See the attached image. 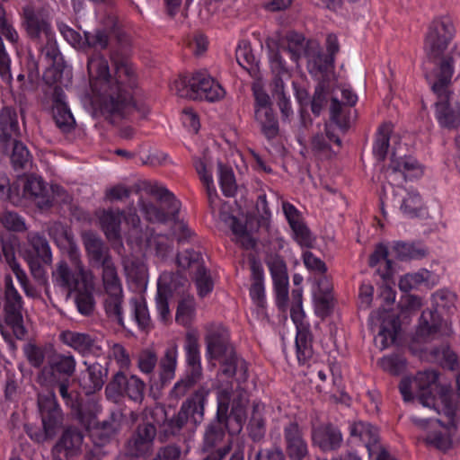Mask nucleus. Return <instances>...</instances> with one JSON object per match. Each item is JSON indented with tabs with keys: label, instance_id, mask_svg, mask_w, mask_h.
<instances>
[{
	"label": "nucleus",
	"instance_id": "nucleus-26",
	"mask_svg": "<svg viewBox=\"0 0 460 460\" xmlns=\"http://www.w3.org/2000/svg\"><path fill=\"white\" fill-rule=\"evenodd\" d=\"M341 98L343 103H341L337 98L332 99L331 103V119L342 130H346L349 128V119L344 111L343 105L354 106L358 101L357 95L348 88L341 90Z\"/></svg>",
	"mask_w": 460,
	"mask_h": 460
},
{
	"label": "nucleus",
	"instance_id": "nucleus-32",
	"mask_svg": "<svg viewBox=\"0 0 460 460\" xmlns=\"http://www.w3.org/2000/svg\"><path fill=\"white\" fill-rule=\"evenodd\" d=\"M313 440L324 451L333 450L341 446L342 436L338 429L328 425L315 430Z\"/></svg>",
	"mask_w": 460,
	"mask_h": 460
},
{
	"label": "nucleus",
	"instance_id": "nucleus-44",
	"mask_svg": "<svg viewBox=\"0 0 460 460\" xmlns=\"http://www.w3.org/2000/svg\"><path fill=\"white\" fill-rule=\"evenodd\" d=\"M28 242L39 261L47 265L52 262L51 250L44 236L37 233H31L28 235Z\"/></svg>",
	"mask_w": 460,
	"mask_h": 460
},
{
	"label": "nucleus",
	"instance_id": "nucleus-2",
	"mask_svg": "<svg viewBox=\"0 0 460 460\" xmlns=\"http://www.w3.org/2000/svg\"><path fill=\"white\" fill-rule=\"evenodd\" d=\"M68 261L62 260L52 271V282L55 287L66 292L67 296L76 291L86 289L92 285L93 273L86 270L79 250L71 246L67 252Z\"/></svg>",
	"mask_w": 460,
	"mask_h": 460
},
{
	"label": "nucleus",
	"instance_id": "nucleus-58",
	"mask_svg": "<svg viewBox=\"0 0 460 460\" xmlns=\"http://www.w3.org/2000/svg\"><path fill=\"white\" fill-rule=\"evenodd\" d=\"M219 183L223 193L231 197L236 190V183L232 169L225 166L222 163H218Z\"/></svg>",
	"mask_w": 460,
	"mask_h": 460
},
{
	"label": "nucleus",
	"instance_id": "nucleus-4",
	"mask_svg": "<svg viewBox=\"0 0 460 460\" xmlns=\"http://www.w3.org/2000/svg\"><path fill=\"white\" fill-rule=\"evenodd\" d=\"M142 189L161 202V207L158 208L151 202L139 200L140 209L147 221L162 224L177 221L181 202L171 191L164 186L152 181H143Z\"/></svg>",
	"mask_w": 460,
	"mask_h": 460
},
{
	"label": "nucleus",
	"instance_id": "nucleus-11",
	"mask_svg": "<svg viewBox=\"0 0 460 460\" xmlns=\"http://www.w3.org/2000/svg\"><path fill=\"white\" fill-rule=\"evenodd\" d=\"M58 386V392L65 403L71 408L73 414L83 426H90L93 420L102 411V406L98 401L91 399L83 404L78 400V394L75 392H68V378L60 379L51 387Z\"/></svg>",
	"mask_w": 460,
	"mask_h": 460
},
{
	"label": "nucleus",
	"instance_id": "nucleus-14",
	"mask_svg": "<svg viewBox=\"0 0 460 460\" xmlns=\"http://www.w3.org/2000/svg\"><path fill=\"white\" fill-rule=\"evenodd\" d=\"M205 341L207 353L212 359H221L223 356L229 355L234 351L229 344V333L221 324L208 323L206 325Z\"/></svg>",
	"mask_w": 460,
	"mask_h": 460
},
{
	"label": "nucleus",
	"instance_id": "nucleus-36",
	"mask_svg": "<svg viewBox=\"0 0 460 460\" xmlns=\"http://www.w3.org/2000/svg\"><path fill=\"white\" fill-rule=\"evenodd\" d=\"M225 421L224 419H218L211 422L206 429L204 434L202 450L208 452L213 450L225 438Z\"/></svg>",
	"mask_w": 460,
	"mask_h": 460
},
{
	"label": "nucleus",
	"instance_id": "nucleus-7",
	"mask_svg": "<svg viewBox=\"0 0 460 460\" xmlns=\"http://www.w3.org/2000/svg\"><path fill=\"white\" fill-rule=\"evenodd\" d=\"M210 390L201 385L181 406L180 411L164 423V431L168 435L178 434L187 423L196 426L203 420L204 404Z\"/></svg>",
	"mask_w": 460,
	"mask_h": 460
},
{
	"label": "nucleus",
	"instance_id": "nucleus-28",
	"mask_svg": "<svg viewBox=\"0 0 460 460\" xmlns=\"http://www.w3.org/2000/svg\"><path fill=\"white\" fill-rule=\"evenodd\" d=\"M2 257L4 258L6 263L9 265L21 286L23 288L25 293L29 296L30 291L28 288V278L25 271L21 268L15 258V249L11 240L0 239V261Z\"/></svg>",
	"mask_w": 460,
	"mask_h": 460
},
{
	"label": "nucleus",
	"instance_id": "nucleus-46",
	"mask_svg": "<svg viewBox=\"0 0 460 460\" xmlns=\"http://www.w3.org/2000/svg\"><path fill=\"white\" fill-rule=\"evenodd\" d=\"M235 58L237 63L249 74L256 71L257 60L249 42L243 40L238 44L235 50Z\"/></svg>",
	"mask_w": 460,
	"mask_h": 460
},
{
	"label": "nucleus",
	"instance_id": "nucleus-52",
	"mask_svg": "<svg viewBox=\"0 0 460 460\" xmlns=\"http://www.w3.org/2000/svg\"><path fill=\"white\" fill-rule=\"evenodd\" d=\"M13 151L11 155V161L15 169H25L31 164V154L26 146L15 138L11 144Z\"/></svg>",
	"mask_w": 460,
	"mask_h": 460
},
{
	"label": "nucleus",
	"instance_id": "nucleus-38",
	"mask_svg": "<svg viewBox=\"0 0 460 460\" xmlns=\"http://www.w3.org/2000/svg\"><path fill=\"white\" fill-rule=\"evenodd\" d=\"M96 417L93 419V423L86 429H91V435L93 438H99V444L103 445L108 442L112 437H114L119 430V424L117 420L111 418L110 420L102 421V423H96Z\"/></svg>",
	"mask_w": 460,
	"mask_h": 460
},
{
	"label": "nucleus",
	"instance_id": "nucleus-63",
	"mask_svg": "<svg viewBox=\"0 0 460 460\" xmlns=\"http://www.w3.org/2000/svg\"><path fill=\"white\" fill-rule=\"evenodd\" d=\"M379 263H384L385 265V271L382 273V276H387L392 267V261L388 259V250L384 244H378L369 258V265L371 267H376Z\"/></svg>",
	"mask_w": 460,
	"mask_h": 460
},
{
	"label": "nucleus",
	"instance_id": "nucleus-47",
	"mask_svg": "<svg viewBox=\"0 0 460 460\" xmlns=\"http://www.w3.org/2000/svg\"><path fill=\"white\" fill-rule=\"evenodd\" d=\"M134 319L139 328L147 330L152 326V321L146 302L142 296H136L130 299Z\"/></svg>",
	"mask_w": 460,
	"mask_h": 460
},
{
	"label": "nucleus",
	"instance_id": "nucleus-55",
	"mask_svg": "<svg viewBox=\"0 0 460 460\" xmlns=\"http://www.w3.org/2000/svg\"><path fill=\"white\" fill-rule=\"evenodd\" d=\"M85 43L96 49H105L110 41V32L104 28H96L93 31L84 32Z\"/></svg>",
	"mask_w": 460,
	"mask_h": 460
},
{
	"label": "nucleus",
	"instance_id": "nucleus-9",
	"mask_svg": "<svg viewBox=\"0 0 460 460\" xmlns=\"http://www.w3.org/2000/svg\"><path fill=\"white\" fill-rule=\"evenodd\" d=\"M23 300L15 288L10 275L4 277V315L5 323L12 328L17 338L25 334L23 326Z\"/></svg>",
	"mask_w": 460,
	"mask_h": 460
},
{
	"label": "nucleus",
	"instance_id": "nucleus-51",
	"mask_svg": "<svg viewBox=\"0 0 460 460\" xmlns=\"http://www.w3.org/2000/svg\"><path fill=\"white\" fill-rule=\"evenodd\" d=\"M176 262L179 268L190 270L192 273L203 267L201 254L194 250H185L178 253Z\"/></svg>",
	"mask_w": 460,
	"mask_h": 460
},
{
	"label": "nucleus",
	"instance_id": "nucleus-41",
	"mask_svg": "<svg viewBox=\"0 0 460 460\" xmlns=\"http://www.w3.org/2000/svg\"><path fill=\"white\" fill-rule=\"evenodd\" d=\"M217 360L221 364L222 373L226 376H233L239 372L241 378L246 379L247 364L244 360L238 358L234 351L223 356V358Z\"/></svg>",
	"mask_w": 460,
	"mask_h": 460
},
{
	"label": "nucleus",
	"instance_id": "nucleus-18",
	"mask_svg": "<svg viewBox=\"0 0 460 460\" xmlns=\"http://www.w3.org/2000/svg\"><path fill=\"white\" fill-rule=\"evenodd\" d=\"M83 443L82 433L73 428L66 429L52 448L54 460H68L79 454Z\"/></svg>",
	"mask_w": 460,
	"mask_h": 460
},
{
	"label": "nucleus",
	"instance_id": "nucleus-62",
	"mask_svg": "<svg viewBox=\"0 0 460 460\" xmlns=\"http://www.w3.org/2000/svg\"><path fill=\"white\" fill-rule=\"evenodd\" d=\"M193 274L199 296L201 297L206 296L213 289V282L209 274L204 266Z\"/></svg>",
	"mask_w": 460,
	"mask_h": 460
},
{
	"label": "nucleus",
	"instance_id": "nucleus-22",
	"mask_svg": "<svg viewBox=\"0 0 460 460\" xmlns=\"http://www.w3.org/2000/svg\"><path fill=\"white\" fill-rule=\"evenodd\" d=\"M23 197L32 200L40 208L51 205L47 186L40 177L30 175L23 185Z\"/></svg>",
	"mask_w": 460,
	"mask_h": 460
},
{
	"label": "nucleus",
	"instance_id": "nucleus-6",
	"mask_svg": "<svg viewBox=\"0 0 460 460\" xmlns=\"http://www.w3.org/2000/svg\"><path fill=\"white\" fill-rule=\"evenodd\" d=\"M38 406L40 412L43 429L27 426L28 436L38 443L52 438L62 424V412L56 395L51 390L47 394H39Z\"/></svg>",
	"mask_w": 460,
	"mask_h": 460
},
{
	"label": "nucleus",
	"instance_id": "nucleus-61",
	"mask_svg": "<svg viewBox=\"0 0 460 460\" xmlns=\"http://www.w3.org/2000/svg\"><path fill=\"white\" fill-rule=\"evenodd\" d=\"M0 32L8 41L12 43L18 41L19 35L13 25V20L6 14L3 6H0Z\"/></svg>",
	"mask_w": 460,
	"mask_h": 460
},
{
	"label": "nucleus",
	"instance_id": "nucleus-5",
	"mask_svg": "<svg viewBox=\"0 0 460 460\" xmlns=\"http://www.w3.org/2000/svg\"><path fill=\"white\" fill-rule=\"evenodd\" d=\"M435 310L423 311L420 318L419 326L415 333L417 341L426 342L439 337L443 326L447 328V323H443L438 311L449 310L454 305L456 295L446 289L438 290L432 296Z\"/></svg>",
	"mask_w": 460,
	"mask_h": 460
},
{
	"label": "nucleus",
	"instance_id": "nucleus-31",
	"mask_svg": "<svg viewBox=\"0 0 460 460\" xmlns=\"http://www.w3.org/2000/svg\"><path fill=\"white\" fill-rule=\"evenodd\" d=\"M24 15L26 30L31 38L39 39L41 35H45L48 40L52 38L53 32L46 19L36 13L30 7L24 9Z\"/></svg>",
	"mask_w": 460,
	"mask_h": 460
},
{
	"label": "nucleus",
	"instance_id": "nucleus-42",
	"mask_svg": "<svg viewBox=\"0 0 460 460\" xmlns=\"http://www.w3.org/2000/svg\"><path fill=\"white\" fill-rule=\"evenodd\" d=\"M102 280L105 293L123 290L121 280L112 261H106L102 265Z\"/></svg>",
	"mask_w": 460,
	"mask_h": 460
},
{
	"label": "nucleus",
	"instance_id": "nucleus-10",
	"mask_svg": "<svg viewBox=\"0 0 460 460\" xmlns=\"http://www.w3.org/2000/svg\"><path fill=\"white\" fill-rule=\"evenodd\" d=\"M58 386V392L65 403L71 408L73 414L83 426H90L93 420L102 411V406L98 401L91 399L83 404L78 400V394L75 392H68V378L60 379L51 387Z\"/></svg>",
	"mask_w": 460,
	"mask_h": 460
},
{
	"label": "nucleus",
	"instance_id": "nucleus-57",
	"mask_svg": "<svg viewBox=\"0 0 460 460\" xmlns=\"http://www.w3.org/2000/svg\"><path fill=\"white\" fill-rule=\"evenodd\" d=\"M273 284L288 283L285 261L279 256L270 257L267 262Z\"/></svg>",
	"mask_w": 460,
	"mask_h": 460
},
{
	"label": "nucleus",
	"instance_id": "nucleus-16",
	"mask_svg": "<svg viewBox=\"0 0 460 460\" xmlns=\"http://www.w3.org/2000/svg\"><path fill=\"white\" fill-rule=\"evenodd\" d=\"M282 210L291 228L294 240L302 247L312 246L314 238L300 211L288 201L282 202Z\"/></svg>",
	"mask_w": 460,
	"mask_h": 460
},
{
	"label": "nucleus",
	"instance_id": "nucleus-53",
	"mask_svg": "<svg viewBox=\"0 0 460 460\" xmlns=\"http://www.w3.org/2000/svg\"><path fill=\"white\" fill-rule=\"evenodd\" d=\"M195 301L193 297H187L179 302L176 312V322L183 326H189L195 316Z\"/></svg>",
	"mask_w": 460,
	"mask_h": 460
},
{
	"label": "nucleus",
	"instance_id": "nucleus-8",
	"mask_svg": "<svg viewBox=\"0 0 460 460\" xmlns=\"http://www.w3.org/2000/svg\"><path fill=\"white\" fill-rule=\"evenodd\" d=\"M455 34V28L447 17L435 19L425 38L424 49L431 58H442Z\"/></svg>",
	"mask_w": 460,
	"mask_h": 460
},
{
	"label": "nucleus",
	"instance_id": "nucleus-64",
	"mask_svg": "<svg viewBox=\"0 0 460 460\" xmlns=\"http://www.w3.org/2000/svg\"><path fill=\"white\" fill-rule=\"evenodd\" d=\"M314 310L320 317H326L333 308V296L325 294H314Z\"/></svg>",
	"mask_w": 460,
	"mask_h": 460
},
{
	"label": "nucleus",
	"instance_id": "nucleus-3",
	"mask_svg": "<svg viewBox=\"0 0 460 460\" xmlns=\"http://www.w3.org/2000/svg\"><path fill=\"white\" fill-rule=\"evenodd\" d=\"M172 89L181 98L208 102L219 101L226 93L223 87L207 70H199L189 76H181L173 82Z\"/></svg>",
	"mask_w": 460,
	"mask_h": 460
},
{
	"label": "nucleus",
	"instance_id": "nucleus-19",
	"mask_svg": "<svg viewBox=\"0 0 460 460\" xmlns=\"http://www.w3.org/2000/svg\"><path fill=\"white\" fill-rule=\"evenodd\" d=\"M20 137V127L16 110L4 106L0 110V146L6 152L13 141Z\"/></svg>",
	"mask_w": 460,
	"mask_h": 460
},
{
	"label": "nucleus",
	"instance_id": "nucleus-13",
	"mask_svg": "<svg viewBox=\"0 0 460 460\" xmlns=\"http://www.w3.org/2000/svg\"><path fill=\"white\" fill-rule=\"evenodd\" d=\"M47 366L43 367L38 376V382L47 387H52L55 383L58 382V374L66 376V378L73 376L76 361L73 355L59 354L51 352L47 356Z\"/></svg>",
	"mask_w": 460,
	"mask_h": 460
},
{
	"label": "nucleus",
	"instance_id": "nucleus-40",
	"mask_svg": "<svg viewBox=\"0 0 460 460\" xmlns=\"http://www.w3.org/2000/svg\"><path fill=\"white\" fill-rule=\"evenodd\" d=\"M187 283V279L180 272H163L157 281V291L168 295H172L177 292L180 288H182Z\"/></svg>",
	"mask_w": 460,
	"mask_h": 460
},
{
	"label": "nucleus",
	"instance_id": "nucleus-49",
	"mask_svg": "<svg viewBox=\"0 0 460 460\" xmlns=\"http://www.w3.org/2000/svg\"><path fill=\"white\" fill-rule=\"evenodd\" d=\"M287 48L291 59L297 62L303 56L307 55L306 42L303 35L290 31L286 35Z\"/></svg>",
	"mask_w": 460,
	"mask_h": 460
},
{
	"label": "nucleus",
	"instance_id": "nucleus-45",
	"mask_svg": "<svg viewBox=\"0 0 460 460\" xmlns=\"http://www.w3.org/2000/svg\"><path fill=\"white\" fill-rule=\"evenodd\" d=\"M178 350L176 346L166 349L164 356L160 361L161 380L163 383L170 382L175 376Z\"/></svg>",
	"mask_w": 460,
	"mask_h": 460
},
{
	"label": "nucleus",
	"instance_id": "nucleus-35",
	"mask_svg": "<svg viewBox=\"0 0 460 460\" xmlns=\"http://www.w3.org/2000/svg\"><path fill=\"white\" fill-rule=\"evenodd\" d=\"M106 297L103 302L104 310L108 317L116 321L119 325L123 326V290L119 292L105 293Z\"/></svg>",
	"mask_w": 460,
	"mask_h": 460
},
{
	"label": "nucleus",
	"instance_id": "nucleus-23",
	"mask_svg": "<svg viewBox=\"0 0 460 460\" xmlns=\"http://www.w3.org/2000/svg\"><path fill=\"white\" fill-rule=\"evenodd\" d=\"M53 118L56 125L63 132H69L75 126V119L65 103V94L60 87L56 86L53 93Z\"/></svg>",
	"mask_w": 460,
	"mask_h": 460
},
{
	"label": "nucleus",
	"instance_id": "nucleus-34",
	"mask_svg": "<svg viewBox=\"0 0 460 460\" xmlns=\"http://www.w3.org/2000/svg\"><path fill=\"white\" fill-rule=\"evenodd\" d=\"M250 262L252 279V284L250 288V296L258 306L263 307L265 305L263 269L261 264L254 258H252Z\"/></svg>",
	"mask_w": 460,
	"mask_h": 460
},
{
	"label": "nucleus",
	"instance_id": "nucleus-56",
	"mask_svg": "<svg viewBox=\"0 0 460 460\" xmlns=\"http://www.w3.org/2000/svg\"><path fill=\"white\" fill-rule=\"evenodd\" d=\"M147 245L162 259H164L172 250V240L164 234L151 235L147 240Z\"/></svg>",
	"mask_w": 460,
	"mask_h": 460
},
{
	"label": "nucleus",
	"instance_id": "nucleus-27",
	"mask_svg": "<svg viewBox=\"0 0 460 460\" xmlns=\"http://www.w3.org/2000/svg\"><path fill=\"white\" fill-rule=\"evenodd\" d=\"M438 378L435 370H425L420 372L413 378L414 388L419 390L418 400L425 407L434 405L435 397L431 394L429 387L434 385Z\"/></svg>",
	"mask_w": 460,
	"mask_h": 460
},
{
	"label": "nucleus",
	"instance_id": "nucleus-39",
	"mask_svg": "<svg viewBox=\"0 0 460 460\" xmlns=\"http://www.w3.org/2000/svg\"><path fill=\"white\" fill-rule=\"evenodd\" d=\"M296 347L297 359L300 363L305 364L313 357V335L310 328L296 331Z\"/></svg>",
	"mask_w": 460,
	"mask_h": 460
},
{
	"label": "nucleus",
	"instance_id": "nucleus-25",
	"mask_svg": "<svg viewBox=\"0 0 460 460\" xmlns=\"http://www.w3.org/2000/svg\"><path fill=\"white\" fill-rule=\"evenodd\" d=\"M84 372L81 373L79 378V385L86 394H92L100 391L104 385V377L106 372L103 367L99 363L87 364Z\"/></svg>",
	"mask_w": 460,
	"mask_h": 460
},
{
	"label": "nucleus",
	"instance_id": "nucleus-33",
	"mask_svg": "<svg viewBox=\"0 0 460 460\" xmlns=\"http://www.w3.org/2000/svg\"><path fill=\"white\" fill-rule=\"evenodd\" d=\"M385 314H387V316L384 318L380 330L376 337V342L380 343L382 349L394 343L400 330L398 319L394 314L388 313Z\"/></svg>",
	"mask_w": 460,
	"mask_h": 460
},
{
	"label": "nucleus",
	"instance_id": "nucleus-29",
	"mask_svg": "<svg viewBox=\"0 0 460 460\" xmlns=\"http://www.w3.org/2000/svg\"><path fill=\"white\" fill-rule=\"evenodd\" d=\"M184 349L186 351V361L189 367L187 372L191 373V376L194 377L202 376L199 336L197 332H187Z\"/></svg>",
	"mask_w": 460,
	"mask_h": 460
},
{
	"label": "nucleus",
	"instance_id": "nucleus-1",
	"mask_svg": "<svg viewBox=\"0 0 460 460\" xmlns=\"http://www.w3.org/2000/svg\"><path fill=\"white\" fill-rule=\"evenodd\" d=\"M90 85L98 95V106L111 122L130 118L145 119L149 113L143 102L134 101L129 90L137 84L135 67L128 61L115 64V76L111 77L107 59L99 54L92 56L87 64Z\"/></svg>",
	"mask_w": 460,
	"mask_h": 460
},
{
	"label": "nucleus",
	"instance_id": "nucleus-60",
	"mask_svg": "<svg viewBox=\"0 0 460 460\" xmlns=\"http://www.w3.org/2000/svg\"><path fill=\"white\" fill-rule=\"evenodd\" d=\"M334 63V58L318 53L308 60V66L310 73H325L329 71Z\"/></svg>",
	"mask_w": 460,
	"mask_h": 460
},
{
	"label": "nucleus",
	"instance_id": "nucleus-43",
	"mask_svg": "<svg viewBox=\"0 0 460 460\" xmlns=\"http://www.w3.org/2000/svg\"><path fill=\"white\" fill-rule=\"evenodd\" d=\"M262 405L254 403L252 417L248 425L249 436L254 441H261L266 432L265 419L262 416Z\"/></svg>",
	"mask_w": 460,
	"mask_h": 460
},
{
	"label": "nucleus",
	"instance_id": "nucleus-50",
	"mask_svg": "<svg viewBox=\"0 0 460 460\" xmlns=\"http://www.w3.org/2000/svg\"><path fill=\"white\" fill-rule=\"evenodd\" d=\"M394 250L400 260H415L426 256L427 250L420 244L398 242Z\"/></svg>",
	"mask_w": 460,
	"mask_h": 460
},
{
	"label": "nucleus",
	"instance_id": "nucleus-15",
	"mask_svg": "<svg viewBox=\"0 0 460 460\" xmlns=\"http://www.w3.org/2000/svg\"><path fill=\"white\" fill-rule=\"evenodd\" d=\"M156 429L151 423L138 425L135 433L127 442V453L133 457L148 455L153 447Z\"/></svg>",
	"mask_w": 460,
	"mask_h": 460
},
{
	"label": "nucleus",
	"instance_id": "nucleus-21",
	"mask_svg": "<svg viewBox=\"0 0 460 460\" xmlns=\"http://www.w3.org/2000/svg\"><path fill=\"white\" fill-rule=\"evenodd\" d=\"M59 340L83 356L99 349L95 340L85 332L66 330L60 332Z\"/></svg>",
	"mask_w": 460,
	"mask_h": 460
},
{
	"label": "nucleus",
	"instance_id": "nucleus-48",
	"mask_svg": "<svg viewBox=\"0 0 460 460\" xmlns=\"http://www.w3.org/2000/svg\"><path fill=\"white\" fill-rule=\"evenodd\" d=\"M392 131L393 126L391 123H384L378 128L373 152L377 159L381 161L385 160L386 156Z\"/></svg>",
	"mask_w": 460,
	"mask_h": 460
},
{
	"label": "nucleus",
	"instance_id": "nucleus-12",
	"mask_svg": "<svg viewBox=\"0 0 460 460\" xmlns=\"http://www.w3.org/2000/svg\"><path fill=\"white\" fill-rule=\"evenodd\" d=\"M146 384L137 376L131 375L127 377L122 372L114 375L112 380L105 388L106 397L118 402L121 396L126 395L136 402H141L145 396Z\"/></svg>",
	"mask_w": 460,
	"mask_h": 460
},
{
	"label": "nucleus",
	"instance_id": "nucleus-17",
	"mask_svg": "<svg viewBox=\"0 0 460 460\" xmlns=\"http://www.w3.org/2000/svg\"><path fill=\"white\" fill-rule=\"evenodd\" d=\"M286 452L290 460H303L308 454L303 431L296 421H289L283 428Z\"/></svg>",
	"mask_w": 460,
	"mask_h": 460
},
{
	"label": "nucleus",
	"instance_id": "nucleus-54",
	"mask_svg": "<svg viewBox=\"0 0 460 460\" xmlns=\"http://www.w3.org/2000/svg\"><path fill=\"white\" fill-rule=\"evenodd\" d=\"M430 273L427 270H421L418 272L408 273L402 276L399 281V288L403 292H409L417 288L422 283L428 281Z\"/></svg>",
	"mask_w": 460,
	"mask_h": 460
},
{
	"label": "nucleus",
	"instance_id": "nucleus-37",
	"mask_svg": "<svg viewBox=\"0 0 460 460\" xmlns=\"http://www.w3.org/2000/svg\"><path fill=\"white\" fill-rule=\"evenodd\" d=\"M254 118L266 138L273 139L278 136L279 122L272 109L254 112Z\"/></svg>",
	"mask_w": 460,
	"mask_h": 460
},
{
	"label": "nucleus",
	"instance_id": "nucleus-59",
	"mask_svg": "<svg viewBox=\"0 0 460 460\" xmlns=\"http://www.w3.org/2000/svg\"><path fill=\"white\" fill-rule=\"evenodd\" d=\"M201 378L202 376L194 377L191 376V373L187 372L184 377L174 384L170 391V396L176 400L183 397Z\"/></svg>",
	"mask_w": 460,
	"mask_h": 460
},
{
	"label": "nucleus",
	"instance_id": "nucleus-30",
	"mask_svg": "<svg viewBox=\"0 0 460 460\" xmlns=\"http://www.w3.org/2000/svg\"><path fill=\"white\" fill-rule=\"evenodd\" d=\"M101 227L109 240H117L120 236V225L123 212L119 209H102L97 214Z\"/></svg>",
	"mask_w": 460,
	"mask_h": 460
},
{
	"label": "nucleus",
	"instance_id": "nucleus-24",
	"mask_svg": "<svg viewBox=\"0 0 460 460\" xmlns=\"http://www.w3.org/2000/svg\"><path fill=\"white\" fill-rule=\"evenodd\" d=\"M82 240L90 261L102 265L106 261H112L109 247L96 234L84 232Z\"/></svg>",
	"mask_w": 460,
	"mask_h": 460
},
{
	"label": "nucleus",
	"instance_id": "nucleus-20",
	"mask_svg": "<svg viewBox=\"0 0 460 460\" xmlns=\"http://www.w3.org/2000/svg\"><path fill=\"white\" fill-rule=\"evenodd\" d=\"M349 434L354 439L361 441L368 451L369 457H373L377 449L383 446L379 444L378 429L370 423L355 421L349 425Z\"/></svg>",
	"mask_w": 460,
	"mask_h": 460
}]
</instances>
